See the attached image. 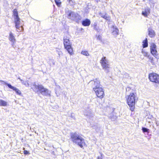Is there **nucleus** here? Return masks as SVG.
<instances>
[{
	"mask_svg": "<svg viewBox=\"0 0 159 159\" xmlns=\"http://www.w3.org/2000/svg\"><path fill=\"white\" fill-rule=\"evenodd\" d=\"M131 88L128 87L126 89V93L130 92L129 94L126 96L125 98L127 104L129 106L130 110L133 112L134 111L135 109V105L137 101L138 98L137 94L135 92H131Z\"/></svg>",
	"mask_w": 159,
	"mask_h": 159,
	"instance_id": "1",
	"label": "nucleus"
},
{
	"mask_svg": "<svg viewBox=\"0 0 159 159\" xmlns=\"http://www.w3.org/2000/svg\"><path fill=\"white\" fill-rule=\"evenodd\" d=\"M70 139L73 143L77 144L81 148L87 146L85 140L80 136L77 135L76 133L71 134Z\"/></svg>",
	"mask_w": 159,
	"mask_h": 159,
	"instance_id": "2",
	"label": "nucleus"
},
{
	"mask_svg": "<svg viewBox=\"0 0 159 159\" xmlns=\"http://www.w3.org/2000/svg\"><path fill=\"white\" fill-rule=\"evenodd\" d=\"M13 16L14 17V23L15 24L16 28L20 30V28L21 30H23L22 26H20V19L19 17L17 10L16 9H14L13 11Z\"/></svg>",
	"mask_w": 159,
	"mask_h": 159,
	"instance_id": "3",
	"label": "nucleus"
},
{
	"mask_svg": "<svg viewBox=\"0 0 159 159\" xmlns=\"http://www.w3.org/2000/svg\"><path fill=\"white\" fill-rule=\"evenodd\" d=\"M148 76L150 82L156 84H159V74L152 72L148 74Z\"/></svg>",
	"mask_w": 159,
	"mask_h": 159,
	"instance_id": "4",
	"label": "nucleus"
},
{
	"mask_svg": "<svg viewBox=\"0 0 159 159\" xmlns=\"http://www.w3.org/2000/svg\"><path fill=\"white\" fill-rule=\"evenodd\" d=\"M93 90L98 98L100 99L103 98L105 96L104 90L102 87L98 88H93Z\"/></svg>",
	"mask_w": 159,
	"mask_h": 159,
	"instance_id": "5",
	"label": "nucleus"
},
{
	"mask_svg": "<svg viewBox=\"0 0 159 159\" xmlns=\"http://www.w3.org/2000/svg\"><path fill=\"white\" fill-rule=\"evenodd\" d=\"M34 91H36L37 92H39L41 93H47L48 91L47 89L44 88L42 85H36L35 84L34 85Z\"/></svg>",
	"mask_w": 159,
	"mask_h": 159,
	"instance_id": "6",
	"label": "nucleus"
},
{
	"mask_svg": "<svg viewBox=\"0 0 159 159\" xmlns=\"http://www.w3.org/2000/svg\"><path fill=\"white\" fill-rule=\"evenodd\" d=\"M108 63V61L105 57H102L100 61V63L104 69H107L110 68V65Z\"/></svg>",
	"mask_w": 159,
	"mask_h": 159,
	"instance_id": "7",
	"label": "nucleus"
},
{
	"mask_svg": "<svg viewBox=\"0 0 159 159\" xmlns=\"http://www.w3.org/2000/svg\"><path fill=\"white\" fill-rule=\"evenodd\" d=\"M156 48L157 46L154 43H152L150 44V50L151 53L152 55L156 57H157L158 55Z\"/></svg>",
	"mask_w": 159,
	"mask_h": 159,
	"instance_id": "8",
	"label": "nucleus"
},
{
	"mask_svg": "<svg viewBox=\"0 0 159 159\" xmlns=\"http://www.w3.org/2000/svg\"><path fill=\"white\" fill-rule=\"evenodd\" d=\"M90 83L92 86L93 87V88L101 87L100 80L98 79L91 80Z\"/></svg>",
	"mask_w": 159,
	"mask_h": 159,
	"instance_id": "9",
	"label": "nucleus"
},
{
	"mask_svg": "<svg viewBox=\"0 0 159 159\" xmlns=\"http://www.w3.org/2000/svg\"><path fill=\"white\" fill-rule=\"evenodd\" d=\"M70 38L68 34H66L63 37V44L64 46L72 45L70 41Z\"/></svg>",
	"mask_w": 159,
	"mask_h": 159,
	"instance_id": "10",
	"label": "nucleus"
},
{
	"mask_svg": "<svg viewBox=\"0 0 159 159\" xmlns=\"http://www.w3.org/2000/svg\"><path fill=\"white\" fill-rule=\"evenodd\" d=\"M4 84L7 86L9 88L15 91L16 94L18 95H21V92L18 89L12 86L11 84H9L5 82Z\"/></svg>",
	"mask_w": 159,
	"mask_h": 159,
	"instance_id": "11",
	"label": "nucleus"
},
{
	"mask_svg": "<svg viewBox=\"0 0 159 159\" xmlns=\"http://www.w3.org/2000/svg\"><path fill=\"white\" fill-rule=\"evenodd\" d=\"M64 47L70 55H72L74 54V51L72 45L65 46Z\"/></svg>",
	"mask_w": 159,
	"mask_h": 159,
	"instance_id": "12",
	"label": "nucleus"
},
{
	"mask_svg": "<svg viewBox=\"0 0 159 159\" xmlns=\"http://www.w3.org/2000/svg\"><path fill=\"white\" fill-rule=\"evenodd\" d=\"M90 20L88 19H85L82 21V24L84 26H88L90 25Z\"/></svg>",
	"mask_w": 159,
	"mask_h": 159,
	"instance_id": "13",
	"label": "nucleus"
},
{
	"mask_svg": "<svg viewBox=\"0 0 159 159\" xmlns=\"http://www.w3.org/2000/svg\"><path fill=\"white\" fill-rule=\"evenodd\" d=\"M68 18L70 19L75 18L76 17V15L72 11H69L67 12Z\"/></svg>",
	"mask_w": 159,
	"mask_h": 159,
	"instance_id": "14",
	"label": "nucleus"
},
{
	"mask_svg": "<svg viewBox=\"0 0 159 159\" xmlns=\"http://www.w3.org/2000/svg\"><path fill=\"white\" fill-rule=\"evenodd\" d=\"M111 28L113 29L112 33V34L114 36H116L119 34V30L118 28L114 25L112 26Z\"/></svg>",
	"mask_w": 159,
	"mask_h": 159,
	"instance_id": "15",
	"label": "nucleus"
},
{
	"mask_svg": "<svg viewBox=\"0 0 159 159\" xmlns=\"http://www.w3.org/2000/svg\"><path fill=\"white\" fill-rule=\"evenodd\" d=\"M9 39L13 43H14L16 42V39L13 35V34L11 32H10L9 34Z\"/></svg>",
	"mask_w": 159,
	"mask_h": 159,
	"instance_id": "16",
	"label": "nucleus"
},
{
	"mask_svg": "<svg viewBox=\"0 0 159 159\" xmlns=\"http://www.w3.org/2000/svg\"><path fill=\"white\" fill-rule=\"evenodd\" d=\"M150 13V10L149 8L145 9L144 11H142V14L145 16L147 17L148 14Z\"/></svg>",
	"mask_w": 159,
	"mask_h": 159,
	"instance_id": "17",
	"label": "nucleus"
},
{
	"mask_svg": "<svg viewBox=\"0 0 159 159\" xmlns=\"http://www.w3.org/2000/svg\"><path fill=\"white\" fill-rule=\"evenodd\" d=\"M148 35L151 38H153L155 35L154 31L152 30H148Z\"/></svg>",
	"mask_w": 159,
	"mask_h": 159,
	"instance_id": "18",
	"label": "nucleus"
},
{
	"mask_svg": "<svg viewBox=\"0 0 159 159\" xmlns=\"http://www.w3.org/2000/svg\"><path fill=\"white\" fill-rule=\"evenodd\" d=\"M143 48H146L148 46V40L146 38L143 42Z\"/></svg>",
	"mask_w": 159,
	"mask_h": 159,
	"instance_id": "19",
	"label": "nucleus"
},
{
	"mask_svg": "<svg viewBox=\"0 0 159 159\" xmlns=\"http://www.w3.org/2000/svg\"><path fill=\"white\" fill-rule=\"evenodd\" d=\"M7 102L2 100H0V106H6Z\"/></svg>",
	"mask_w": 159,
	"mask_h": 159,
	"instance_id": "20",
	"label": "nucleus"
},
{
	"mask_svg": "<svg viewBox=\"0 0 159 159\" xmlns=\"http://www.w3.org/2000/svg\"><path fill=\"white\" fill-rule=\"evenodd\" d=\"M101 17L109 21L111 19L110 17L107 15V14H105V15L102 16Z\"/></svg>",
	"mask_w": 159,
	"mask_h": 159,
	"instance_id": "21",
	"label": "nucleus"
},
{
	"mask_svg": "<svg viewBox=\"0 0 159 159\" xmlns=\"http://www.w3.org/2000/svg\"><path fill=\"white\" fill-rule=\"evenodd\" d=\"M56 5L58 7H60L61 3V0H54Z\"/></svg>",
	"mask_w": 159,
	"mask_h": 159,
	"instance_id": "22",
	"label": "nucleus"
},
{
	"mask_svg": "<svg viewBox=\"0 0 159 159\" xmlns=\"http://www.w3.org/2000/svg\"><path fill=\"white\" fill-rule=\"evenodd\" d=\"M142 53L143 56L146 57H149V55L148 54V53L147 52L144 51V50H142Z\"/></svg>",
	"mask_w": 159,
	"mask_h": 159,
	"instance_id": "23",
	"label": "nucleus"
},
{
	"mask_svg": "<svg viewBox=\"0 0 159 159\" xmlns=\"http://www.w3.org/2000/svg\"><path fill=\"white\" fill-rule=\"evenodd\" d=\"M81 54L86 56H89V54L88 51H83L81 52Z\"/></svg>",
	"mask_w": 159,
	"mask_h": 159,
	"instance_id": "24",
	"label": "nucleus"
},
{
	"mask_svg": "<svg viewBox=\"0 0 159 159\" xmlns=\"http://www.w3.org/2000/svg\"><path fill=\"white\" fill-rule=\"evenodd\" d=\"M142 130L143 132H148L149 129L145 127H143L142 128Z\"/></svg>",
	"mask_w": 159,
	"mask_h": 159,
	"instance_id": "25",
	"label": "nucleus"
},
{
	"mask_svg": "<svg viewBox=\"0 0 159 159\" xmlns=\"http://www.w3.org/2000/svg\"><path fill=\"white\" fill-rule=\"evenodd\" d=\"M93 28L96 30H97V24L96 23H94V24L93 25Z\"/></svg>",
	"mask_w": 159,
	"mask_h": 159,
	"instance_id": "26",
	"label": "nucleus"
},
{
	"mask_svg": "<svg viewBox=\"0 0 159 159\" xmlns=\"http://www.w3.org/2000/svg\"><path fill=\"white\" fill-rule=\"evenodd\" d=\"M149 59L150 60V61L153 64L154 63V61L153 60V57H150L149 58Z\"/></svg>",
	"mask_w": 159,
	"mask_h": 159,
	"instance_id": "27",
	"label": "nucleus"
},
{
	"mask_svg": "<svg viewBox=\"0 0 159 159\" xmlns=\"http://www.w3.org/2000/svg\"><path fill=\"white\" fill-rule=\"evenodd\" d=\"M23 152L24 154L25 155L28 154H30L29 152L27 150H24Z\"/></svg>",
	"mask_w": 159,
	"mask_h": 159,
	"instance_id": "28",
	"label": "nucleus"
},
{
	"mask_svg": "<svg viewBox=\"0 0 159 159\" xmlns=\"http://www.w3.org/2000/svg\"><path fill=\"white\" fill-rule=\"evenodd\" d=\"M67 2H68V3L69 4H70L71 2H72L74 3V2H73L72 0H67Z\"/></svg>",
	"mask_w": 159,
	"mask_h": 159,
	"instance_id": "29",
	"label": "nucleus"
},
{
	"mask_svg": "<svg viewBox=\"0 0 159 159\" xmlns=\"http://www.w3.org/2000/svg\"><path fill=\"white\" fill-rule=\"evenodd\" d=\"M97 159H102L101 157H97Z\"/></svg>",
	"mask_w": 159,
	"mask_h": 159,
	"instance_id": "30",
	"label": "nucleus"
},
{
	"mask_svg": "<svg viewBox=\"0 0 159 159\" xmlns=\"http://www.w3.org/2000/svg\"><path fill=\"white\" fill-rule=\"evenodd\" d=\"M25 149V148H23V150H24V149Z\"/></svg>",
	"mask_w": 159,
	"mask_h": 159,
	"instance_id": "31",
	"label": "nucleus"
}]
</instances>
